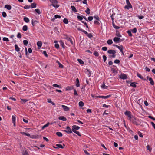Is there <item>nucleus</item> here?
Returning <instances> with one entry per match:
<instances>
[{"label":"nucleus","instance_id":"14","mask_svg":"<svg viewBox=\"0 0 155 155\" xmlns=\"http://www.w3.org/2000/svg\"><path fill=\"white\" fill-rule=\"evenodd\" d=\"M149 81L150 82V84L152 85H153L154 83L153 81L151 78H149Z\"/></svg>","mask_w":155,"mask_h":155},{"label":"nucleus","instance_id":"26","mask_svg":"<svg viewBox=\"0 0 155 155\" xmlns=\"http://www.w3.org/2000/svg\"><path fill=\"white\" fill-rule=\"evenodd\" d=\"M50 124V123L49 122L47 123L46 124L44 125L42 127V129H44L46 127H48L49 125Z\"/></svg>","mask_w":155,"mask_h":155},{"label":"nucleus","instance_id":"17","mask_svg":"<svg viewBox=\"0 0 155 155\" xmlns=\"http://www.w3.org/2000/svg\"><path fill=\"white\" fill-rule=\"evenodd\" d=\"M56 63H58L59 65V67L61 68H63V66L60 63L59 61L57 60L56 61Z\"/></svg>","mask_w":155,"mask_h":155},{"label":"nucleus","instance_id":"47","mask_svg":"<svg viewBox=\"0 0 155 155\" xmlns=\"http://www.w3.org/2000/svg\"><path fill=\"white\" fill-rule=\"evenodd\" d=\"M61 18V16H60L56 15L54 16V18H53L55 19L56 18Z\"/></svg>","mask_w":155,"mask_h":155},{"label":"nucleus","instance_id":"19","mask_svg":"<svg viewBox=\"0 0 155 155\" xmlns=\"http://www.w3.org/2000/svg\"><path fill=\"white\" fill-rule=\"evenodd\" d=\"M51 5L55 8H58L59 7V5L57 4V3H53L51 4Z\"/></svg>","mask_w":155,"mask_h":155},{"label":"nucleus","instance_id":"11","mask_svg":"<svg viewBox=\"0 0 155 155\" xmlns=\"http://www.w3.org/2000/svg\"><path fill=\"white\" fill-rule=\"evenodd\" d=\"M75 85L76 87H79L80 86L79 81V79L77 78L76 79V81L75 82Z\"/></svg>","mask_w":155,"mask_h":155},{"label":"nucleus","instance_id":"4","mask_svg":"<svg viewBox=\"0 0 155 155\" xmlns=\"http://www.w3.org/2000/svg\"><path fill=\"white\" fill-rule=\"evenodd\" d=\"M66 129V130H65L64 131V132L67 133L68 134H71L72 133V131L71 130V129L69 127V126H68L67 127Z\"/></svg>","mask_w":155,"mask_h":155},{"label":"nucleus","instance_id":"27","mask_svg":"<svg viewBox=\"0 0 155 155\" xmlns=\"http://www.w3.org/2000/svg\"><path fill=\"white\" fill-rule=\"evenodd\" d=\"M136 84L137 83L135 82L131 83L130 84V86L134 87H136L137 86Z\"/></svg>","mask_w":155,"mask_h":155},{"label":"nucleus","instance_id":"50","mask_svg":"<svg viewBox=\"0 0 155 155\" xmlns=\"http://www.w3.org/2000/svg\"><path fill=\"white\" fill-rule=\"evenodd\" d=\"M90 9L88 8H87L86 10L85 11V12L87 13V14H89L90 13Z\"/></svg>","mask_w":155,"mask_h":155},{"label":"nucleus","instance_id":"34","mask_svg":"<svg viewBox=\"0 0 155 155\" xmlns=\"http://www.w3.org/2000/svg\"><path fill=\"white\" fill-rule=\"evenodd\" d=\"M21 102L22 104H24L27 101H28V100L27 99H21Z\"/></svg>","mask_w":155,"mask_h":155},{"label":"nucleus","instance_id":"42","mask_svg":"<svg viewBox=\"0 0 155 155\" xmlns=\"http://www.w3.org/2000/svg\"><path fill=\"white\" fill-rule=\"evenodd\" d=\"M78 60L80 64H84V61L82 60L81 59H78Z\"/></svg>","mask_w":155,"mask_h":155},{"label":"nucleus","instance_id":"10","mask_svg":"<svg viewBox=\"0 0 155 155\" xmlns=\"http://www.w3.org/2000/svg\"><path fill=\"white\" fill-rule=\"evenodd\" d=\"M120 40V38L117 37H115L113 39L115 43L118 42Z\"/></svg>","mask_w":155,"mask_h":155},{"label":"nucleus","instance_id":"58","mask_svg":"<svg viewBox=\"0 0 155 155\" xmlns=\"http://www.w3.org/2000/svg\"><path fill=\"white\" fill-rule=\"evenodd\" d=\"M114 62L116 64H119L120 62V61L117 59H116L114 60Z\"/></svg>","mask_w":155,"mask_h":155},{"label":"nucleus","instance_id":"7","mask_svg":"<svg viewBox=\"0 0 155 155\" xmlns=\"http://www.w3.org/2000/svg\"><path fill=\"white\" fill-rule=\"evenodd\" d=\"M115 46L121 52H122L123 50V47L122 45L118 46L116 45Z\"/></svg>","mask_w":155,"mask_h":155},{"label":"nucleus","instance_id":"3","mask_svg":"<svg viewBox=\"0 0 155 155\" xmlns=\"http://www.w3.org/2000/svg\"><path fill=\"white\" fill-rule=\"evenodd\" d=\"M125 115L127 117V118L130 120L133 116L131 115L130 112L128 111H126L124 113Z\"/></svg>","mask_w":155,"mask_h":155},{"label":"nucleus","instance_id":"49","mask_svg":"<svg viewBox=\"0 0 155 155\" xmlns=\"http://www.w3.org/2000/svg\"><path fill=\"white\" fill-rule=\"evenodd\" d=\"M81 22L84 24V25H85L86 26V27L87 28H89L88 25H87V24L86 23V22H84V21H81Z\"/></svg>","mask_w":155,"mask_h":155},{"label":"nucleus","instance_id":"18","mask_svg":"<svg viewBox=\"0 0 155 155\" xmlns=\"http://www.w3.org/2000/svg\"><path fill=\"white\" fill-rule=\"evenodd\" d=\"M24 20L26 23H28L29 22V19L27 17H25L24 18Z\"/></svg>","mask_w":155,"mask_h":155},{"label":"nucleus","instance_id":"12","mask_svg":"<svg viewBox=\"0 0 155 155\" xmlns=\"http://www.w3.org/2000/svg\"><path fill=\"white\" fill-rule=\"evenodd\" d=\"M37 45L39 48H40L42 46V42L40 41H38L37 42Z\"/></svg>","mask_w":155,"mask_h":155},{"label":"nucleus","instance_id":"43","mask_svg":"<svg viewBox=\"0 0 155 155\" xmlns=\"http://www.w3.org/2000/svg\"><path fill=\"white\" fill-rule=\"evenodd\" d=\"M49 1L52 4L58 3V1L57 0H49Z\"/></svg>","mask_w":155,"mask_h":155},{"label":"nucleus","instance_id":"9","mask_svg":"<svg viewBox=\"0 0 155 155\" xmlns=\"http://www.w3.org/2000/svg\"><path fill=\"white\" fill-rule=\"evenodd\" d=\"M58 119L63 121H66L67 120L66 118L63 116L59 117Z\"/></svg>","mask_w":155,"mask_h":155},{"label":"nucleus","instance_id":"63","mask_svg":"<svg viewBox=\"0 0 155 155\" xmlns=\"http://www.w3.org/2000/svg\"><path fill=\"white\" fill-rule=\"evenodd\" d=\"M87 36L90 38H91L92 37V34L91 33H88V34L87 35Z\"/></svg>","mask_w":155,"mask_h":155},{"label":"nucleus","instance_id":"6","mask_svg":"<svg viewBox=\"0 0 155 155\" xmlns=\"http://www.w3.org/2000/svg\"><path fill=\"white\" fill-rule=\"evenodd\" d=\"M119 78H120L121 79L124 80V79H126L127 78V77L125 74H121L119 76Z\"/></svg>","mask_w":155,"mask_h":155},{"label":"nucleus","instance_id":"1","mask_svg":"<svg viewBox=\"0 0 155 155\" xmlns=\"http://www.w3.org/2000/svg\"><path fill=\"white\" fill-rule=\"evenodd\" d=\"M130 120L133 124L137 126L139 125L140 124V120L134 116L132 117V118Z\"/></svg>","mask_w":155,"mask_h":155},{"label":"nucleus","instance_id":"25","mask_svg":"<svg viewBox=\"0 0 155 155\" xmlns=\"http://www.w3.org/2000/svg\"><path fill=\"white\" fill-rule=\"evenodd\" d=\"M132 8V5H125L124 7V8L125 9H129L130 8Z\"/></svg>","mask_w":155,"mask_h":155},{"label":"nucleus","instance_id":"28","mask_svg":"<svg viewBox=\"0 0 155 155\" xmlns=\"http://www.w3.org/2000/svg\"><path fill=\"white\" fill-rule=\"evenodd\" d=\"M101 87L103 89H107L108 87L106 86L105 85L104 83H103V84L101 86Z\"/></svg>","mask_w":155,"mask_h":155},{"label":"nucleus","instance_id":"62","mask_svg":"<svg viewBox=\"0 0 155 155\" xmlns=\"http://www.w3.org/2000/svg\"><path fill=\"white\" fill-rule=\"evenodd\" d=\"M103 61L104 62H105L107 59V57L105 55H103Z\"/></svg>","mask_w":155,"mask_h":155},{"label":"nucleus","instance_id":"45","mask_svg":"<svg viewBox=\"0 0 155 155\" xmlns=\"http://www.w3.org/2000/svg\"><path fill=\"white\" fill-rule=\"evenodd\" d=\"M12 122H15L16 117L15 115H13L12 117Z\"/></svg>","mask_w":155,"mask_h":155},{"label":"nucleus","instance_id":"24","mask_svg":"<svg viewBox=\"0 0 155 155\" xmlns=\"http://www.w3.org/2000/svg\"><path fill=\"white\" fill-rule=\"evenodd\" d=\"M22 30L24 31H26L28 30V27L26 25H24L22 28Z\"/></svg>","mask_w":155,"mask_h":155},{"label":"nucleus","instance_id":"38","mask_svg":"<svg viewBox=\"0 0 155 155\" xmlns=\"http://www.w3.org/2000/svg\"><path fill=\"white\" fill-rule=\"evenodd\" d=\"M131 31L133 33H136L137 31V28H134L132 29L131 30Z\"/></svg>","mask_w":155,"mask_h":155},{"label":"nucleus","instance_id":"35","mask_svg":"<svg viewBox=\"0 0 155 155\" xmlns=\"http://www.w3.org/2000/svg\"><path fill=\"white\" fill-rule=\"evenodd\" d=\"M53 86L54 87H58L61 88V86L57 84H54L53 85Z\"/></svg>","mask_w":155,"mask_h":155},{"label":"nucleus","instance_id":"31","mask_svg":"<svg viewBox=\"0 0 155 155\" xmlns=\"http://www.w3.org/2000/svg\"><path fill=\"white\" fill-rule=\"evenodd\" d=\"M73 89V87L71 86H68L66 88V90H71Z\"/></svg>","mask_w":155,"mask_h":155},{"label":"nucleus","instance_id":"44","mask_svg":"<svg viewBox=\"0 0 155 155\" xmlns=\"http://www.w3.org/2000/svg\"><path fill=\"white\" fill-rule=\"evenodd\" d=\"M24 44L26 46H27L28 44V42L27 40H24L23 41Z\"/></svg>","mask_w":155,"mask_h":155},{"label":"nucleus","instance_id":"55","mask_svg":"<svg viewBox=\"0 0 155 155\" xmlns=\"http://www.w3.org/2000/svg\"><path fill=\"white\" fill-rule=\"evenodd\" d=\"M94 19H96V20L97 21L99 20V17L97 15L94 16Z\"/></svg>","mask_w":155,"mask_h":155},{"label":"nucleus","instance_id":"36","mask_svg":"<svg viewBox=\"0 0 155 155\" xmlns=\"http://www.w3.org/2000/svg\"><path fill=\"white\" fill-rule=\"evenodd\" d=\"M113 26L114 28L116 29H118L120 28V27L119 26H116L114 23H113Z\"/></svg>","mask_w":155,"mask_h":155},{"label":"nucleus","instance_id":"33","mask_svg":"<svg viewBox=\"0 0 155 155\" xmlns=\"http://www.w3.org/2000/svg\"><path fill=\"white\" fill-rule=\"evenodd\" d=\"M67 40L68 41H70L72 44H73V41L72 39L71 38H67Z\"/></svg>","mask_w":155,"mask_h":155},{"label":"nucleus","instance_id":"39","mask_svg":"<svg viewBox=\"0 0 155 155\" xmlns=\"http://www.w3.org/2000/svg\"><path fill=\"white\" fill-rule=\"evenodd\" d=\"M35 11L38 15H39L41 14V12L39 9L37 8V9H35Z\"/></svg>","mask_w":155,"mask_h":155},{"label":"nucleus","instance_id":"5","mask_svg":"<svg viewBox=\"0 0 155 155\" xmlns=\"http://www.w3.org/2000/svg\"><path fill=\"white\" fill-rule=\"evenodd\" d=\"M61 107L63 108L64 110L65 111H69V108L66 106L62 105H61Z\"/></svg>","mask_w":155,"mask_h":155},{"label":"nucleus","instance_id":"52","mask_svg":"<svg viewBox=\"0 0 155 155\" xmlns=\"http://www.w3.org/2000/svg\"><path fill=\"white\" fill-rule=\"evenodd\" d=\"M56 146H57L58 148H60L61 149H63L64 148L62 146V145H61V144H57L56 145Z\"/></svg>","mask_w":155,"mask_h":155},{"label":"nucleus","instance_id":"21","mask_svg":"<svg viewBox=\"0 0 155 155\" xmlns=\"http://www.w3.org/2000/svg\"><path fill=\"white\" fill-rule=\"evenodd\" d=\"M71 7L72 11H74V12H77L76 8L74 6H71Z\"/></svg>","mask_w":155,"mask_h":155},{"label":"nucleus","instance_id":"56","mask_svg":"<svg viewBox=\"0 0 155 155\" xmlns=\"http://www.w3.org/2000/svg\"><path fill=\"white\" fill-rule=\"evenodd\" d=\"M23 155H29L28 152L25 150L22 153Z\"/></svg>","mask_w":155,"mask_h":155},{"label":"nucleus","instance_id":"8","mask_svg":"<svg viewBox=\"0 0 155 155\" xmlns=\"http://www.w3.org/2000/svg\"><path fill=\"white\" fill-rule=\"evenodd\" d=\"M111 96L110 95H107L106 96H98V98H101L104 99H106L107 98H108L109 97Z\"/></svg>","mask_w":155,"mask_h":155},{"label":"nucleus","instance_id":"61","mask_svg":"<svg viewBox=\"0 0 155 155\" xmlns=\"http://www.w3.org/2000/svg\"><path fill=\"white\" fill-rule=\"evenodd\" d=\"M102 49L104 51H106L107 49V48L106 47H104L102 48Z\"/></svg>","mask_w":155,"mask_h":155},{"label":"nucleus","instance_id":"30","mask_svg":"<svg viewBox=\"0 0 155 155\" xmlns=\"http://www.w3.org/2000/svg\"><path fill=\"white\" fill-rule=\"evenodd\" d=\"M56 135L59 137H61L62 136V134L61 133L58 132L56 133Z\"/></svg>","mask_w":155,"mask_h":155},{"label":"nucleus","instance_id":"37","mask_svg":"<svg viewBox=\"0 0 155 155\" xmlns=\"http://www.w3.org/2000/svg\"><path fill=\"white\" fill-rule=\"evenodd\" d=\"M127 33L129 35L130 37H132V34L131 33V31L130 30H128L127 31Z\"/></svg>","mask_w":155,"mask_h":155},{"label":"nucleus","instance_id":"41","mask_svg":"<svg viewBox=\"0 0 155 155\" xmlns=\"http://www.w3.org/2000/svg\"><path fill=\"white\" fill-rule=\"evenodd\" d=\"M63 21L64 23L66 24H67L68 23V20L67 18H65L64 19Z\"/></svg>","mask_w":155,"mask_h":155},{"label":"nucleus","instance_id":"22","mask_svg":"<svg viewBox=\"0 0 155 155\" xmlns=\"http://www.w3.org/2000/svg\"><path fill=\"white\" fill-rule=\"evenodd\" d=\"M31 8H35L36 7V4L35 3H33L31 4Z\"/></svg>","mask_w":155,"mask_h":155},{"label":"nucleus","instance_id":"54","mask_svg":"<svg viewBox=\"0 0 155 155\" xmlns=\"http://www.w3.org/2000/svg\"><path fill=\"white\" fill-rule=\"evenodd\" d=\"M30 8V6L28 5H26L24 7L25 9H28Z\"/></svg>","mask_w":155,"mask_h":155},{"label":"nucleus","instance_id":"16","mask_svg":"<svg viewBox=\"0 0 155 155\" xmlns=\"http://www.w3.org/2000/svg\"><path fill=\"white\" fill-rule=\"evenodd\" d=\"M31 22L33 26H34L35 25L38 23V21H37L33 20H32Z\"/></svg>","mask_w":155,"mask_h":155},{"label":"nucleus","instance_id":"57","mask_svg":"<svg viewBox=\"0 0 155 155\" xmlns=\"http://www.w3.org/2000/svg\"><path fill=\"white\" fill-rule=\"evenodd\" d=\"M3 40L4 41H9L8 39L6 37H4L3 38Z\"/></svg>","mask_w":155,"mask_h":155},{"label":"nucleus","instance_id":"46","mask_svg":"<svg viewBox=\"0 0 155 155\" xmlns=\"http://www.w3.org/2000/svg\"><path fill=\"white\" fill-rule=\"evenodd\" d=\"M21 134L23 135H25L28 137H29L30 136V134L28 133H26L25 132H22Z\"/></svg>","mask_w":155,"mask_h":155},{"label":"nucleus","instance_id":"32","mask_svg":"<svg viewBox=\"0 0 155 155\" xmlns=\"http://www.w3.org/2000/svg\"><path fill=\"white\" fill-rule=\"evenodd\" d=\"M107 43L109 45H111L113 43V41L112 40L109 39L107 41Z\"/></svg>","mask_w":155,"mask_h":155},{"label":"nucleus","instance_id":"2","mask_svg":"<svg viewBox=\"0 0 155 155\" xmlns=\"http://www.w3.org/2000/svg\"><path fill=\"white\" fill-rule=\"evenodd\" d=\"M107 52L110 54H112V55L110 56V57L115 58L116 57L115 54L116 53L115 51L113 50H110L107 51Z\"/></svg>","mask_w":155,"mask_h":155},{"label":"nucleus","instance_id":"40","mask_svg":"<svg viewBox=\"0 0 155 155\" xmlns=\"http://www.w3.org/2000/svg\"><path fill=\"white\" fill-rule=\"evenodd\" d=\"M60 45L62 46L63 48H64V43L62 41H59Z\"/></svg>","mask_w":155,"mask_h":155},{"label":"nucleus","instance_id":"29","mask_svg":"<svg viewBox=\"0 0 155 155\" xmlns=\"http://www.w3.org/2000/svg\"><path fill=\"white\" fill-rule=\"evenodd\" d=\"M78 104L79 106L81 107L83 106L84 105V103L83 102L81 101H80L79 102Z\"/></svg>","mask_w":155,"mask_h":155},{"label":"nucleus","instance_id":"51","mask_svg":"<svg viewBox=\"0 0 155 155\" xmlns=\"http://www.w3.org/2000/svg\"><path fill=\"white\" fill-rule=\"evenodd\" d=\"M2 16L3 17H5V18L6 17V16H7L5 12H2Z\"/></svg>","mask_w":155,"mask_h":155},{"label":"nucleus","instance_id":"48","mask_svg":"<svg viewBox=\"0 0 155 155\" xmlns=\"http://www.w3.org/2000/svg\"><path fill=\"white\" fill-rule=\"evenodd\" d=\"M78 18L81 21L83 19V16H78Z\"/></svg>","mask_w":155,"mask_h":155},{"label":"nucleus","instance_id":"20","mask_svg":"<svg viewBox=\"0 0 155 155\" xmlns=\"http://www.w3.org/2000/svg\"><path fill=\"white\" fill-rule=\"evenodd\" d=\"M137 77H139V78H140L142 80H146L145 79H144L143 78V76L140 74L137 73Z\"/></svg>","mask_w":155,"mask_h":155},{"label":"nucleus","instance_id":"13","mask_svg":"<svg viewBox=\"0 0 155 155\" xmlns=\"http://www.w3.org/2000/svg\"><path fill=\"white\" fill-rule=\"evenodd\" d=\"M15 49L17 52H19L20 51V48L17 45H15Z\"/></svg>","mask_w":155,"mask_h":155},{"label":"nucleus","instance_id":"53","mask_svg":"<svg viewBox=\"0 0 155 155\" xmlns=\"http://www.w3.org/2000/svg\"><path fill=\"white\" fill-rule=\"evenodd\" d=\"M17 37L19 38H21V36L20 33H18L17 35Z\"/></svg>","mask_w":155,"mask_h":155},{"label":"nucleus","instance_id":"64","mask_svg":"<svg viewBox=\"0 0 155 155\" xmlns=\"http://www.w3.org/2000/svg\"><path fill=\"white\" fill-rule=\"evenodd\" d=\"M151 124L152 125V126L153 127L154 129H155V124L153 122H151Z\"/></svg>","mask_w":155,"mask_h":155},{"label":"nucleus","instance_id":"59","mask_svg":"<svg viewBox=\"0 0 155 155\" xmlns=\"http://www.w3.org/2000/svg\"><path fill=\"white\" fill-rule=\"evenodd\" d=\"M94 54L97 57L99 55V53L97 51H95L94 53Z\"/></svg>","mask_w":155,"mask_h":155},{"label":"nucleus","instance_id":"23","mask_svg":"<svg viewBox=\"0 0 155 155\" xmlns=\"http://www.w3.org/2000/svg\"><path fill=\"white\" fill-rule=\"evenodd\" d=\"M72 128L76 130H78L80 129V127L76 125H73L72 127Z\"/></svg>","mask_w":155,"mask_h":155},{"label":"nucleus","instance_id":"15","mask_svg":"<svg viewBox=\"0 0 155 155\" xmlns=\"http://www.w3.org/2000/svg\"><path fill=\"white\" fill-rule=\"evenodd\" d=\"M5 7L8 10L11 9L12 8L11 6L8 5H6L5 6Z\"/></svg>","mask_w":155,"mask_h":155},{"label":"nucleus","instance_id":"60","mask_svg":"<svg viewBox=\"0 0 155 155\" xmlns=\"http://www.w3.org/2000/svg\"><path fill=\"white\" fill-rule=\"evenodd\" d=\"M74 95L75 96H77L78 95V94L76 90L74 89Z\"/></svg>","mask_w":155,"mask_h":155}]
</instances>
